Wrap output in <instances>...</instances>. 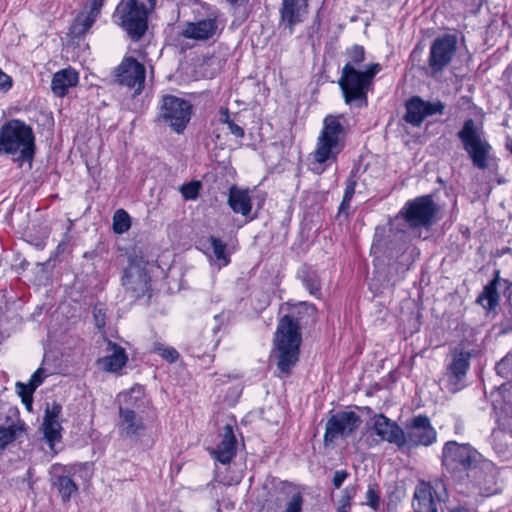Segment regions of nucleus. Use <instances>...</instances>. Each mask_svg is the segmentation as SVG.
<instances>
[{"label": "nucleus", "instance_id": "nucleus-1", "mask_svg": "<svg viewBox=\"0 0 512 512\" xmlns=\"http://www.w3.org/2000/svg\"><path fill=\"white\" fill-rule=\"evenodd\" d=\"M363 46L354 45L346 50L347 61L338 80L343 99L351 108L363 109L368 106V92L373 87L375 76L382 70L379 63L365 61Z\"/></svg>", "mask_w": 512, "mask_h": 512}, {"label": "nucleus", "instance_id": "nucleus-2", "mask_svg": "<svg viewBox=\"0 0 512 512\" xmlns=\"http://www.w3.org/2000/svg\"><path fill=\"white\" fill-rule=\"evenodd\" d=\"M442 465L446 470L453 474L465 473L468 477H473L480 490L483 489L484 482L477 474L490 467V462L486 461L469 443H458L448 441L442 449Z\"/></svg>", "mask_w": 512, "mask_h": 512}, {"label": "nucleus", "instance_id": "nucleus-3", "mask_svg": "<svg viewBox=\"0 0 512 512\" xmlns=\"http://www.w3.org/2000/svg\"><path fill=\"white\" fill-rule=\"evenodd\" d=\"M36 152L35 134L31 126L11 119L0 128V154L10 155L20 166L31 163Z\"/></svg>", "mask_w": 512, "mask_h": 512}, {"label": "nucleus", "instance_id": "nucleus-4", "mask_svg": "<svg viewBox=\"0 0 512 512\" xmlns=\"http://www.w3.org/2000/svg\"><path fill=\"white\" fill-rule=\"evenodd\" d=\"M301 341L298 319L291 314L284 315L277 325L272 352L282 373L290 374L298 362Z\"/></svg>", "mask_w": 512, "mask_h": 512}, {"label": "nucleus", "instance_id": "nucleus-5", "mask_svg": "<svg viewBox=\"0 0 512 512\" xmlns=\"http://www.w3.org/2000/svg\"><path fill=\"white\" fill-rule=\"evenodd\" d=\"M344 115H327L323 120V127L317 138L316 147L312 152L313 160L321 169L313 168L320 174L325 168L337 161L338 155L345 147L346 129L342 123Z\"/></svg>", "mask_w": 512, "mask_h": 512}, {"label": "nucleus", "instance_id": "nucleus-6", "mask_svg": "<svg viewBox=\"0 0 512 512\" xmlns=\"http://www.w3.org/2000/svg\"><path fill=\"white\" fill-rule=\"evenodd\" d=\"M149 14L146 9L138 7L135 0H121L112 15V20L131 40L138 41L148 29Z\"/></svg>", "mask_w": 512, "mask_h": 512}, {"label": "nucleus", "instance_id": "nucleus-7", "mask_svg": "<svg viewBox=\"0 0 512 512\" xmlns=\"http://www.w3.org/2000/svg\"><path fill=\"white\" fill-rule=\"evenodd\" d=\"M457 136L473 165L481 170L486 169L488 167L487 159L491 145L484 138L483 131L476 122L471 118L465 120Z\"/></svg>", "mask_w": 512, "mask_h": 512}, {"label": "nucleus", "instance_id": "nucleus-8", "mask_svg": "<svg viewBox=\"0 0 512 512\" xmlns=\"http://www.w3.org/2000/svg\"><path fill=\"white\" fill-rule=\"evenodd\" d=\"M148 262L136 249L129 256V264L122 276V286L130 298L138 299L150 291L151 278L147 270Z\"/></svg>", "mask_w": 512, "mask_h": 512}, {"label": "nucleus", "instance_id": "nucleus-9", "mask_svg": "<svg viewBox=\"0 0 512 512\" xmlns=\"http://www.w3.org/2000/svg\"><path fill=\"white\" fill-rule=\"evenodd\" d=\"M191 116L192 105L189 101L174 95L162 97L157 119L173 132L182 134L190 122Z\"/></svg>", "mask_w": 512, "mask_h": 512}, {"label": "nucleus", "instance_id": "nucleus-10", "mask_svg": "<svg viewBox=\"0 0 512 512\" xmlns=\"http://www.w3.org/2000/svg\"><path fill=\"white\" fill-rule=\"evenodd\" d=\"M437 212L436 204L430 195L416 197L405 203L399 211L401 217L411 229L429 228Z\"/></svg>", "mask_w": 512, "mask_h": 512}, {"label": "nucleus", "instance_id": "nucleus-11", "mask_svg": "<svg viewBox=\"0 0 512 512\" xmlns=\"http://www.w3.org/2000/svg\"><path fill=\"white\" fill-rule=\"evenodd\" d=\"M457 43V36L454 34H444L433 40L427 60L432 75L442 73L451 64L457 51Z\"/></svg>", "mask_w": 512, "mask_h": 512}, {"label": "nucleus", "instance_id": "nucleus-12", "mask_svg": "<svg viewBox=\"0 0 512 512\" xmlns=\"http://www.w3.org/2000/svg\"><path fill=\"white\" fill-rule=\"evenodd\" d=\"M362 423L361 417L353 411H340L332 415L325 426L323 442L326 447L337 439L353 435Z\"/></svg>", "mask_w": 512, "mask_h": 512}, {"label": "nucleus", "instance_id": "nucleus-13", "mask_svg": "<svg viewBox=\"0 0 512 512\" xmlns=\"http://www.w3.org/2000/svg\"><path fill=\"white\" fill-rule=\"evenodd\" d=\"M143 413L128 409H119L118 431L119 435L133 443H139L146 436L148 424Z\"/></svg>", "mask_w": 512, "mask_h": 512}, {"label": "nucleus", "instance_id": "nucleus-14", "mask_svg": "<svg viewBox=\"0 0 512 512\" xmlns=\"http://www.w3.org/2000/svg\"><path fill=\"white\" fill-rule=\"evenodd\" d=\"M146 70L143 64L132 57H127L115 69V77L119 84L134 89L140 94L144 88Z\"/></svg>", "mask_w": 512, "mask_h": 512}, {"label": "nucleus", "instance_id": "nucleus-15", "mask_svg": "<svg viewBox=\"0 0 512 512\" xmlns=\"http://www.w3.org/2000/svg\"><path fill=\"white\" fill-rule=\"evenodd\" d=\"M406 444L411 446H430L437 439V432L426 415H417L406 424Z\"/></svg>", "mask_w": 512, "mask_h": 512}, {"label": "nucleus", "instance_id": "nucleus-16", "mask_svg": "<svg viewBox=\"0 0 512 512\" xmlns=\"http://www.w3.org/2000/svg\"><path fill=\"white\" fill-rule=\"evenodd\" d=\"M381 441L394 444L399 448L406 445L405 431L393 420L384 414H374L367 422Z\"/></svg>", "mask_w": 512, "mask_h": 512}, {"label": "nucleus", "instance_id": "nucleus-17", "mask_svg": "<svg viewBox=\"0 0 512 512\" xmlns=\"http://www.w3.org/2000/svg\"><path fill=\"white\" fill-rule=\"evenodd\" d=\"M105 0H87L70 28L75 38H82L90 30L101 13Z\"/></svg>", "mask_w": 512, "mask_h": 512}, {"label": "nucleus", "instance_id": "nucleus-18", "mask_svg": "<svg viewBox=\"0 0 512 512\" xmlns=\"http://www.w3.org/2000/svg\"><path fill=\"white\" fill-rule=\"evenodd\" d=\"M471 354L463 350H455L451 363L447 366V377L449 390L456 392L459 390L458 384L465 378L470 367Z\"/></svg>", "mask_w": 512, "mask_h": 512}, {"label": "nucleus", "instance_id": "nucleus-19", "mask_svg": "<svg viewBox=\"0 0 512 512\" xmlns=\"http://www.w3.org/2000/svg\"><path fill=\"white\" fill-rule=\"evenodd\" d=\"M72 468L61 464L51 467L52 485L58 489L63 502H68L71 496L78 491V486L71 479Z\"/></svg>", "mask_w": 512, "mask_h": 512}, {"label": "nucleus", "instance_id": "nucleus-20", "mask_svg": "<svg viewBox=\"0 0 512 512\" xmlns=\"http://www.w3.org/2000/svg\"><path fill=\"white\" fill-rule=\"evenodd\" d=\"M237 441L233 427L225 425L221 434V441L216 448L210 450V454L220 463L229 464L236 455Z\"/></svg>", "mask_w": 512, "mask_h": 512}, {"label": "nucleus", "instance_id": "nucleus-21", "mask_svg": "<svg viewBox=\"0 0 512 512\" xmlns=\"http://www.w3.org/2000/svg\"><path fill=\"white\" fill-rule=\"evenodd\" d=\"M218 30L216 18L201 19L196 22H188L181 31V36L194 40H207L212 38Z\"/></svg>", "mask_w": 512, "mask_h": 512}, {"label": "nucleus", "instance_id": "nucleus-22", "mask_svg": "<svg viewBox=\"0 0 512 512\" xmlns=\"http://www.w3.org/2000/svg\"><path fill=\"white\" fill-rule=\"evenodd\" d=\"M280 13L281 20L292 33L294 26L301 23L307 15L306 0H283Z\"/></svg>", "mask_w": 512, "mask_h": 512}, {"label": "nucleus", "instance_id": "nucleus-23", "mask_svg": "<svg viewBox=\"0 0 512 512\" xmlns=\"http://www.w3.org/2000/svg\"><path fill=\"white\" fill-rule=\"evenodd\" d=\"M119 409H128L144 413L150 406V400L141 385L133 386L129 391L119 394Z\"/></svg>", "mask_w": 512, "mask_h": 512}, {"label": "nucleus", "instance_id": "nucleus-24", "mask_svg": "<svg viewBox=\"0 0 512 512\" xmlns=\"http://www.w3.org/2000/svg\"><path fill=\"white\" fill-rule=\"evenodd\" d=\"M106 350L108 355L100 358L98 364L107 372L121 370L128 361L125 349L112 341H108Z\"/></svg>", "mask_w": 512, "mask_h": 512}, {"label": "nucleus", "instance_id": "nucleus-25", "mask_svg": "<svg viewBox=\"0 0 512 512\" xmlns=\"http://www.w3.org/2000/svg\"><path fill=\"white\" fill-rule=\"evenodd\" d=\"M412 507L414 512H438L429 483L422 481L416 486Z\"/></svg>", "mask_w": 512, "mask_h": 512}, {"label": "nucleus", "instance_id": "nucleus-26", "mask_svg": "<svg viewBox=\"0 0 512 512\" xmlns=\"http://www.w3.org/2000/svg\"><path fill=\"white\" fill-rule=\"evenodd\" d=\"M79 81L78 72L73 68H65L53 75L51 90L58 97H64L70 87L77 85Z\"/></svg>", "mask_w": 512, "mask_h": 512}, {"label": "nucleus", "instance_id": "nucleus-27", "mask_svg": "<svg viewBox=\"0 0 512 512\" xmlns=\"http://www.w3.org/2000/svg\"><path fill=\"white\" fill-rule=\"evenodd\" d=\"M228 205L232 211L242 216H248L252 210V202L248 189L238 188L233 185L229 189Z\"/></svg>", "mask_w": 512, "mask_h": 512}, {"label": "nucleus", "instance_id": "nucleus-28", "mask_svg": "<svg viewBox=\"0 0 512 512\" xmlns=\"http://www.w3.org/2000/svg\"><path fill=\"white\" fill-rule=\"evenodd\" d=\"M500 281L499 272L495 273V277L484 287L483 291L477 298V302L486 310H494L499 303V294L497 285Z\"/></svg>", "mask_w": 512, "mask_h": 512}, {"label": "nucleus", "instance_id": "nucleus-29", "mask_svg": "<svg viewBox=\"0 0 512 512\" xmlns=\"http://www.w3.org/2000/svg\"><path fill=\"white\" fill-rule=\"evenodd\" d=\"M423 108V99L419 96H414L406 102V114L404 119L407 123L413 126H420L425 119Z\"/></svg>", "mask_w": 512, "mask_h": 512}, {"label": "nucleus", "instance_id": "nucleus-30", "mask_svg": "<svg viewBox=\"0 0 512 512\" xmlns=\"http://www.w3.org/2000/svg\"><path fill=\"white\" fill-rule=\"evenodd\" d=\"M24 425L21 422L11 423L8 426H0V450L15 441L23 432Z\"/></svg>", "mask_w": 512, "mask_h": 512}, {"label": "nucleus", "instance_id": "nucleus-31", "mask_svg": "<svg viewBox=\"0 0 512 512\" xmlns=\"http://www.w3.org/2000/svg\"><path fill=\"white\" fill-rule=\"evenodd\" d=\"M209 242L211 244L216 261L218 262V266L221 268L223 266L228 265L230 262V258L226 254V243H224L221 239L215 236H210Z\"/></svg>", "mask_w": 512, "mask_h": 512}, {"label": "nucleus", "instance_id": "nucleus-32", "mask_svg": "<svg viewBox=\"0 0 512 512\" xmlns=\"http://www.w3.org/2000/svg\"><path fill=\"white\" fill-rule=\"evenodd\" d=\"M42 430L44 434V438L49 443L51 447L54 446L55 442L59 441L61 438V425L59 421L53 420H43Z\"/></svg>", "mask_w": 512, "mask_h": 512}, {"label": "nucleus", "instance_id": "nucleus-33", "mask_svg": "<svg viewBox=\"0 0 512 512\" xmlns=\"http://www.w3.org/2000/svg\"><path fill=\"white\" fill-rule=\"evenodd\" d=\"M113 231L116 234H124L131 227V217L124 209H118L113 215Z\"/></svg>", "mask_w": 512, "mask_h": 512}, {"label": "nucleus", "instance_id": "nucleus-34", "mask_svg": "<svg viewBox=\"0 0 512 512\" xmlns=\"http://www.w3.org/2000/svg\"><path fill=\"white\" fill-rule=\"evenodd\" d=\"M302 281L311 295L316 298L321 297V280L315 271H305Z\"/></svg>", "mask_w": 512, "mask_h": 512}, {"label": "nucleus", "instance_id": "nucleus-35", "mask_svg": "<svg viewBox=\"0 0 512 512\" xmlns=\"http://www.w3.org/2000/svg\"><path fill=\"white\" fill-rule=\"evenodd\" d=\"M345 191L343 195L342 202L339 207L340 212H345L350 207V201L355 194V189L357 185V180L355 178V174L352 172L345 182Z\"/></svg>", "mask_w": 512, "mask_h": 512}, {"label": "nucleus", "instance_id": "nucleus-36", "mask_svg": "<svg viewBox=\"0 0 512 512\" xmlns=\"http://www.w3.org/2000/svg\"><path fill=\"white\" fill-rule=\"evenodd\" d=\"M201 183L199 181H191L180 187V192L185 200H195L199 195Z\"/></svg>", "mask_w": 512, "mask_h": 512}, {"label": "nucleus", "instance_id": "nucleus-37", "mask_svg": "<svg viewBox=\"0 0 512 512\" xmlns=\"http://www.w3.org/2000/svg\"><path fill=\"white\" fill-rule=\"evenodd\" d=\"M366 505L374 511H377L380 507V492L377 485H369L366 492Z\"/></svg>", "mask_w": 512, "mask_h": 512}, {"label": "nucleus", "instance_id": "nucleus-38", "mask_svg": "<svg viewBox=\"0 0 512 512\" xmlns=\"http://www.w3.org/2000/svg\"><path fill=\"white\" fill-rule=\"evenodd\" d=\"M153 350L170 363L175 362L179 357V353L174 348L165 347L159 343L154 345Z\"/></svg>", "mask_w": 512, "mask_h": 512}, {"label": "nucleus", "instance_id": "nucleus-39", "mask_svg": "<svg viewBox=\"0 0 512 512\" xmlns=\"http://www.w3.org/2000/svg\"><path fill=\"white\" fill-rule=\"evenodd\" d=\"M16 389H17L19 396L22 399V402L25 403L28 408L31 407L32 395L35 391V390H31V391L29 390V389H31V384L29 382L26 384L22 383V382H17Z\"/></svg>", "mask_w": 512, "mask_h": 512}, {"label": "nucleus", "instance_id": "nucleus-40", "mask_svg": "<svg viewBox=\"0 0 512 512\" xmlns=\"http://www.w3.org/2000/svg\"><path fill=\"white\" fill-rule=\"evenodd\" d=\"M423 108L425 117H429L436 114H443L445 105L439 100L434 102L423 100Z\"/></svg>", "mask_w": 512, "mask_h": 512}, {"label": "nucleus", "instance_id": "nucleus-41", "mask_svg": "<svg viewBox=\"0 0 512 512\" xmlns=\"http://www.w3.org/2000/svg\"><path fill=\"white\" fill-rule=\"evenodd\" d=\"M355 495V489L353 487H346L343 490V495L341 498V506L338 508L337 512H349L351 507V499Z\"/></svg>", "mask_w": 512, "mask_h": 512}, {"label": "nucleus", "instance_id": "nucleus-42", "mask_svg": "<svg viewBox=\"0 0 512 512\" xmlns=\"http://www.w3.org/2000/svg\"><path fill=\"white\" fill-rule=\"evenodd\" d=\"M303 497L300 493L294 494L287 502L283 512H302Z\"/></svg>", "mask_w": 512, "mask_h": 512}, {"label": "nucleus", "instance_id": "nucleus-43", "mask_svg": "<svg viewBox=\"0 0 512 512\" xmlns=\"http://www.w3.org/2000/svg\"><path fill=\"white\" fill-rule=\"evenodd\" d=\"M62 407L60 404L53 402L52 404H47L45 409V416L43 420L49 421H59V416L61 414Z\"/></svg>", "mask_w": 512, "mask_h": 512}, {"label": "nucleus", "instance_id": "nucleus-44", "mask_svg": "<svg viewBox=\"0 0 512 512\" xmlns=\"http://www.w3.org/2000/svg\"><path fill=\"white\" fill-rule=\"evenodd\" d=\"M93 317L98 329H103L106 325V310L102 305H96L93 308Z\"/></svg>", "mask_w": 512, "mask_h": 512}, {"label": "nucleus", "instance_id": "nucleus-45", "mask_svg": "<svg viewBox=\"0 0 512 512\" xmlns=\"http://www.w3.org/2000/svg\"><path fill=\"white\" fill-rule=\"evenodd\" d=\"M47 377L46 370L42 367L38 368L31 376L29 383L31 384V390H36Z\"/></svg>", "mask_w": 512, "mask_h": 512}, {"label": "nucleus", "instance_id": "nucleus-46", "mask_svg": "<svg viewBox=\"0 0 512 512\" xmlns=\"http://www.w3.org/2000/svg\"><path fill=\"white\" fill-rule=\"evenodd\" d=\"M348 476H349V473L346 470L335 471L333 480H332L333 486L336 489L340 488L342 486V484L344 483V481L348 478Z\"/></svg>", "mask_w": 512, "mask_h": 512}, {"label": "nucleus", "instance_id": "nucleus-47", "mask_svg": "<svg viewBox=\"0 0 512 512\" xmlns=\"http://www.w3.org/2000/svg\"><path fill=\"white\" fill-rule=\"evenodd\" d=\"M12 87V78L0 69V92H7Z\"/></svg>", "mask_w": 512, "mask_h": 512}, {"label": "nucleus", "instance_id": "nucleus-48", "mask_svg": "<svg viewBox=\"0 0 512 512\" xmlns=\"http://www.w3.org/2000/svg\"><path fill=\"white\" fill-rule=\"evenodd\" d=\"M137 3V6L146 9L147 12L151 13L156 5V0H135Z\"/></svg>", "mask_w": 512, "mask_h": 512}, {"label": "nucleus", "instance_id": "nucleus-49", "mask_svg": "<svg viewBox=\"0 0 512 512\" xmlns=\"http://www.w3.org/2000/svg\"><path fill=\"white\" fill-rule=\"evenodd\" d=\"M228 129L231 134L235 135L236 137L242 138L244 136V129L240 127L238 124L232 122H229L227 125Z\"/></svg>", "mask_w": 512, "mask_h": 512}, {"label": "nucleus", "instance_id": "nucleus-50", "mask_svg": "<svg viewBox=\"0 0 512 512\" xmlns=\"http://www.w3.org/2000/svg\"><path fill=\"white\" fill-rule=\"evenodd\" d=\"M219 114H220V122L221 123H224L226 125L229 124V122H232V120L230 119V115H229V111L227 108H221L220 111H219Z\"/></svg>", "mask_w": 512, "mask_h": 512}, {"label": "nucleus", "instance_id": "nucleus-51", "mask_svg": "<svg viewBox=\"0 0 512 512\" xmlns=\"http://www.w3.org/2000/svg\"><path fill=\"white\" fill-rule=\"evenodd\" d=\"M360 409L362 412L366 413L367 415H370L371 417L375 414L373 409L368 406L362 407Z\"/></svg>", "mask_w": 512, "mask_h": 512}, {"label": "nucleus", "instance_id": "nucleus-52", "mask_svg": "<svg viewBox=\"0 0 512 512\" xmlns=\"http://www.w3.org/2000/svg\"><path fill=\"white\" fill-rule=\"evenodd\" d=\"M230 3L234 4L236 3L238 0H228Z\"/></svg>", "mask_w": 512, "mask_h": 512}, {"label": "nucleus", "instance_id": "nucleus-53", "mask_svg": "<svg viewBox=\"0 0 512 512\" xmlns=\"http://www.w3.org/2000/svg\"><path fill=\"white\" fill-rule=\"evenodd\" d=\"M511 70H512V65H511Z\"/></svg>", "mask_w": 512, "mask_h": 512}]
</instances>
